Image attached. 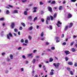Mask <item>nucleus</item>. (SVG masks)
I'll return each instance as SVG.
<instances>
[{
	"label": "nucleus",
	"mask_w": 77,
	"mask_h": 77,
	"mask_svg": "<svg viewBox=\"0 0 77 77\" xmlns=\"http://www.w3.org/2000/svg\"><path fill=\"white\" fill-rule=\"evenodd\" d=\"M49 44V43H48V42H46V45H48V44Z\"/></svg>",
	"instance_id": "obj_64"
},
{
	"label": "nucleus",
	"mask_w": 77,
	"mask_h": 77,
	"mask_svg": "<svg viewBox=\"0 0 77 77\" xmlns=\"http://www.w3.org/2000/svg\"><path fill=\"white\" fill-rule=\"evenodd\" d=\"M21 42H22V43L24 42V39H22L21 40Z\"/></svg>",
	"instance_id": "obj_43"
},
{
	"label": "nucleus",
	"mask_w": 77,
	"mask_h": 77,
	"mask_svg": "<svg viewBox=\"0 0 77 77\" xmlns=\"http://www.w3.org/2000/svg\"><path fill=\"white\" fill-rule=\"evenodd\" d=\"M45 39V38L43 37V38H42L41 39V40H42V41H43V40H44Z\"/></svg>",
	"instance_id": "obj_44"
},
{
	"label": "nucleus",
	"mask_w": 77,
	"mask_h": 77,
	"mask_svg": "<svg viewBox=\"0 0 77 77\" xmlns=\"http://www.w3.org/2000/svg\"><path fill=\"white\" fill-rule=\"evenodd\" d=\"M50 18H51V21H53V20L54 19V18L53 17V16H51Z\"/></svg>",
	"instance_id": "obj_19"
},
{
	"label": "nucleus",
	"mask_w": 77,
	"mask_h": 77,
	"mask_svg": "<svg viewBox=\"0 0 77 77\" xmlns=\"http://www.w3.org/2000/svg\"><path fill=\"white\" fill-rule=\"evenodd\" d=\"M21 25H22V26H23V27H25L26 26V25L23 23H21Z\"/></svg>",
	"instance_id": "obj_15"
},
{
	"label": "nucleus",
	"mask_w": 77,
	"mask_h": 77,
	"mask_svg": "<svg viewBox=\"0 0 77 77\" xmlns=\"http://www.w3.org/2000/svg\"><path fill=\"white\" fill-rule=\"evenodd\" d=\"M32 29H33V27L32 26H31L28 29V30H32Z\"/></svg>",
	"instance_id": "obj_14"
},
{
	"label": "nucleus",
	"mask_w": 77,
	"mask_h": 77,
	"mask_svg": "<svg viewBox=\"0 0 77 77\" xmlns=\"http://www.w3.org/2000/svg\"><path fill=\"white\" fill-rule=\"evenodd\" d=\"M50 20V17H47V20H46V23L47 24H48V20Z\"/></svg>",
	"instance_id": "obj_5"
},
{
	"label": "nucleus",
	"mask_w": 77,
	"mask_h": 77,
	"mask_svg": "<svg viewBox=\"0 0 77 77\" xmlns=\"http://www.w3.org/2000/svg\"><path fill=\"white\" fill-rule=\"evenodd\" d=\"M23 14H24V15H27V11H25L24 12Z\"/></svg>",
	"instance_id": "obj_17"
},
{
	"label": "nucleus",
	"mask_w": 77,
	"mask_h": 77,
	"mask_svg": "<svg viewBox=\"0 0 77 77\" xmlns=\"http://www.w3.org/2000/svg\"><path fill=\"white\" fill-rule=\"evenodd\" d=\"M22 57L23 58V59H26V57H25L24 55Z\"/></svg>",
	"instance_id": "obj_55"
},
{
	"label": "nucleus",
	"mask_w": 77,
	"mask_h": 77,
	"mask_svg": "<svg viewBox=\"0 0 77 77\" xmlns=\"http://www.w3.org/2000/svg\"><path fill=\"white\" fill-rule=\"evenodd\" d=\"M14 30L15 32L16 33H17V32H18V29H14Z\"/></svg>",
	"instance_id": "obj_25"
},
{
	"label": "nucleus",
	"mask_w": 77,
	"mask_h": 77,
	"mask_svg": "<svg viewBox=\"0 0 77 77\" xmlns=\"http://www.w3.org/2000/svg\"><path fill=\"white\" fill-rule=\"evenodd\" d=\"M62 24V23L60 22V20H58L57 23L56 24V25L58 26V27H60V25Z\"/></svg>",
	"instance_id": "obj_1"
},
{
	"label": "nucleus",
	"mask_w": 77,
	"mask_h": 77,
	"mask_svg": "<svg viewBox=\"0 0 77 77\" xmlns=\"http://www.w3.org/2000/svg\"><path fill=\"white\" fill-rule=\"evenodd\" d=\"M8 6L10 8H13V6H12V5H9Z\"/></svg>",
	"instance_id": "obj_59"
},
{
	"label": "nucleus",
	"mask_w": 77,
	"mask_h": 77,
	"mask_svg": "<svg viewBox=\"0 0 77 77\" xmlns=\"http://www.w3.org/2000/svg\"><path fill=\"white\" fill-rule=\"evenodd\" d=\"M28 38L29 40L32 39V37L31 36H30V35L28 36Z\"/></svg>",
	"instance_id": "obj_28"
},
{
	"label": "nucleus",
	"mask_w": 77,
	"mask_h": 77,
	"mask_svg": "<svg viewBox=\"0 0 77 77\" xmlns=\"http://www.w3.org/2000/svg\"><path fill=\"white\" fill-rule=\"evenodd\" d=\"M0 20H1V21H3V20H4V18H0Z\"/></svg>",
	"instance_id": "obj_45"
},
{
	"label": "nucleus",
	"mask_w": 77,
	"mask_h": 77,
	"mask_svg": "<svg viewBox=\"0 0 77 77\" xmlns=\"http://www.w3.org/2000/svg\"><path fill=\"white\" fill-rule=\"evenodd\" d=\"M36 51H37V50H34L33 51V53H36Z\"/></svg>",
	"instance_id": "obj_53"
},
{
	"label": "nucleus",
	"mask_w": 77,
	"mask_h": 77,
	"mask_svg": "<svg viewBox=\"0 0 77 77\" xmlns=\"http://www.w3.org/2000/svg\"><path fill=\"white\" fill-rule=\"evenodd\" d=\"M54 65L55 66L56 68H59V65H60V63H58L56 64V63H54Z\"/></svg>",
	"instance_id": "obj_3"
},
{
	"label": "nucleus",
	"mask_w": 77,
	"mask_h": 77,
	"mask_svg": "<svg viewBox=\"0 0 77 77\" xmlns=\"http://www.w3.org/2000/svg\"><path fill=\"white\" fill-rule=\"evenodd\" d=\"M27 42H28V41L27 40H25V43H26V44H27Z\"/></svg>",
	"instance_id": "obj_51"
},
{
	"label": "nucleus",
	"mask_w": 77,
	"mask_h": 77,
	"mask_svg": "<svg viewBox=\"0 0 77 77\" xmlns=\"http://www.w3.org/2000/svg\"><path fill=\"white\" fill-rule=\"evenodd\" d=\"M35 73V71L34 70H33L32 72V76H34V73Z\"/></svg>",
	"instance_id": "obj_34"
},
{
	"label": "nucleus",
	"mask_w": 77,
	"mask_h": 77,
	"mask_svg": "<svg viewBox=\"0 0 77 77\" xmlns=\"http://www.w3.org/2000/svg\"><path fill=\"white\" fill-rule=\"evenodd\" d=\"M63 45H66V42H64L63 43Z\"/></svg>",
	"instance_id": "obj_63"
},
{
	"label": "nucleus",
	"mask_w": 77,
	"mask_h": 77,
	"mask_svg": "<svg viewBox=\"0 0 77 77\" xmlns=\"http://www.w3.org/2000/svg\"><path fill=\"white\" fill-rule=\"evenodd\" d=\"M56 3V2L54 1H53L51 3V4H55Z\"/></svg>",
	"instance_id": "obj_31"
},
{
	"label": "nucleus",
	"mask_w": 77,
	"mask_h": 77,
	"mask_svg": "<svg viewBox=\"0 0 77 77\" xmlns=\"http://www.w3.org/2000/svg\"><path fill=\"white\" fill-rule=\"evenodd\" d=\"M40 5H44V3H42V2H40Z\"/></svg>",
	"instance_id": "obj_41"
},
{
	"label": "nucleus",
	"mask_w": 77,
	"mask_h": 77,
	"mask_svg": "<svg viewBox=\"0 0 77 77\" xmlns=\"http://www.w3.org/2000/svg\"><path fill=\"white\" fill-rule=\"evenodd\" d=\"M56 42L57 43L59 42H60V40H59L58 39H57L56 41Z\"/></svg>",
	"instance_id": "obj_50"
},
{
	"label": "nucleus",
	"mask_w": 77,
	"mask_h": 77,
	"mask_svg": "<svg viewBox=\"0 0 77 77\" xmlns=\"http://www.w3.org/2000/svg\"><path fill=\"white\" fill-rule=\"evenodd\" d=\"M5 72L6 74H8L9 72V70H6L5 71Z\"/></svg>",
	"instance_id": "obj_32"
},
{
	"label": "nucleus",
	"mask_w": 77,
	"mask_h": 77,
	"mask_svg": "<svg viewBox=\"0 0 77 77\" xmlns=\"http://www.w3.org/2000/svg\"><path fill=\"white\" fill-rule=\"evenodd\" d=\"M57 15V14L56 13H55L54 15V18H55L56 17V16Z\"/></svg>",
	"instance_id": "obj_39"
},
{
	"label": "nucleus",
	"mask_w": 77,
	"mask_h": 77,
	"mask_svg": "<svg viewBox=\"0 0 77 77\" xmlns=\"http://www.w3.org/2000/svg\"><path fill=\"white\" fill-rule=\"evenodd\" d=\"M67 70H68V71H70V68H67Z\"/></svg>",
	"instance_id": "obj_61"
},
{
	"label": "nucleus",
	"mask_w": 77,
	"mask_h": 77,
	"mask_svg": "<svg viewBox=\"0 0 77 77\" xmlns=\"http://www.w3.org/2000/svg\"><path fill=\"white\" fill-rule=\"evenodd\" d=\"M22 1V2L23 3H24V2H27V0H21Z\"/></svg>",
	"instance_id": "obj_42"
},
{
	"label": "nucleus",
	"mask_w": 77,
	"mask_h": 77,
	"mask_svg": "<svg viewBox=\"0 0 77 77\" xmlns=\"http://www.w3.org/2000/svg\"><path fill=\"white\" fill-rule=\"evenodd\" d=\"M72 2H75L76 1V0H71Z\"/></svg>",
	"instance_id": "obj_57"
},
{
	"label": "nucleus",
	"mask_w": 77,
	"mask_h": 77,
	"mask_svg": "<svg viewBox=\"0 0 77 77\" xmlns=\"http://www.w3.org/2000/svg\"><path fill=\"white\" fill-rule=\"evenodd\" d=\"M18 11L15 10L13 12V14H17Z\"/></svg>",
	"instance_id": "obj_12"
},
{
	"label": "nucleus",
	"mask_w": 77,
	"mask_h": 77,
	"mask_svg": "<svg viewBox=\"0 0 77 77\" xmlns=\"http://www.w3.org/2000/svg\"><path fill=\"white\" fill-rule=\"evenodd\" d=\"M48 8L49 11H50V12H52V8H51L48 7Z\"/></svg>",
	"instance_id": "obj_9"
},
{
	"label": "nucleus",
	"mask_w": 77,
	"mask_h": 77,
	"mask_svg": "<svg viewBox=\"0 0 77 77\" xmlns=\"http://www.w3.org/2000/svg\"><path fill=\"white\" fill-rule=\"evenodd\" d=\"M44 13V11H41L40 12L41 15H42Z\"/></svg>",
	"instance_id": "obj_26"
},
{
	"label": "nucleus",
	"mask_w": 77,
	"mask_h": 77,
	"mask_svg": "<svg viewBox=\"0 0 77 77\" xmlns=\"http://www.w3.org/2000/svg\"><path fill=\"white\" fill-rule=\"evenodd\" d=\"M28 18H29V20H31L32 19V16H29L28 17Z\"/></svg>",
	"instance_id": "obj_47"
},
{
	"label": "nucleus",
	"mask_w": 77,
	"mask_h": 77,
	"mask_svg": "<svg viewBox=\"0 0 77 77\" xmlns=\"http://www.w3.org/2000/svg\"><path fill=\"white\" fill-rule=\"evenodd\" d=\"M32 55H33L32 53L29 54H27V56H28V57H30L31 58H33V57Z\"/></svg>",
	"instance_id": "obj_4"
},
{
	"label": "nucleus",
	"mask_w": 77,
	"mask_h": 77,
	"mask_svg": "<svg viewBox=\"0 0 77 77\" xmlns=\"http://www.w3.org/2000/svg\"><path fill=\"white\" fill-rule=\"evenodd\" d=\"M9 36L10 37H12L13 36L12 34V33L11 32L9 33V34L7 35V38L8 39H10V37H9Z\"/></svg>",
	"instance_id": "obj_2"
},
{
	"label": "nucleus",
	"mask_w": 77,
	"mask_h": 77,
	"mask_svg": "<svg viewBox=\"0 0 77 77\" xmlns=\"http://www.w3.org/2000/svg\"><path fill=\"white\" fill-rule=\"evenodd\" d=\"M41 20L42 23L44 22V19H41Z\"/></svg>",
	"instance_id": "obj_48"
},
{
	"label": "nucleus",
	"mask_w": 77,
	"mask_h": 77,
	"mask_svg": "<svg viewBox=\"0 0 77 77\" xmlns=\"http://www.w3.org/2000/svg\"><path fill=\"white\" fill-rule=\"evenodd\" d=\"M70 73L71 75H74V73H73V72H72V71H70Z\"/></svg>",
	"instance_id": "obj_29"
},
{
	"label": "nucleus",
	"mask_w": 77,
	"mask_h": 77,
	"mask_svg": "<svg viewBox=\"0 0 77 77\" xmlns=\"http://www.w3.org/2000/svg\"><path fill=\"white\" fill-rule=\"evenodd\" d=\"M74 44V42H72L71 43V44H70V45L71 46H72V45H73V44Z\"/></svg>",
	"instance_id": "obj_40"
},
{
	"label": "nucleus",
	"mask_w": 77,
	"mask_h": 77,
	"mask_svg": "<svg viewBox=\"0 0 77 77\" xmlns=\"http://www.w3.org/2000/svg\"><path fill=\"white\" fill-rule=\"evenodd\" d=\"M14 26H15V23H12L11 27L12 28V29H13Z\"/></svg>",
	"instance_id": "obj_6"
},
{
	"label": "nucleus",
	"mask_w": 77,
	"mask_h": 77,
	"mask_svg": "<svg viewBox=\"0 0 77 77\" xmlns=\"http://www.w3.org/2000/svg\"><path fill=\"white\" fill-rule=\"evenodd\" d=\"M5 54H6V53L5 52L2 53V56H4L5 55Z\"/></svg>",
	"instance_id": "obj_35"
},
{
	"label": "nucleus",
	"mask_w": 77,
	"mask_h": 77,
	"mask_svg": "<svg viewBox=\"0 0 77 77\" xmlns=\"http://www.w3.org/2000/svg\"><path fill=\"white\" fill-rule=\"evenodd\" d=\"M21 48H22L21 47H19V48H18L17 50H21Z\"/></svg>",
	"instance_id": "obj_52"
},
{
	"label": "nucleus",
	"mask_w": 77,
	"mask_h": 77,
	"mask_svg": "<svg viewBox=\"0 0 77 77\" xmlns=\"http://www.w3.org/2000/svg\"><path fill=\"white\" fill-rule=\"evenodd\" d=\"M71 50L72 52H75V49L74 48H72Z\"/></svg>",
	"instance_id": "obj_13"
},
{
	"label": "nucleus",
	"mask_w": 77,
	"mask_h": 77,
	"mask_svg": "<svg viewBox=\"0 0 77 77\" xmlns=\"http://www.w3.org/2000/svg\"><path fill=\"white\" fill-rule=\"evenodd\" d=\"M35 57L37 58V59H39V58H40V57L39 56H37Z\"/></svg>",
	"instance_id": "obj_46"
},
{
	"label": "nucleus",
	"mask_w": 77,
	"mask_h": 77,
	"mask_svg": "<svg viewBox=\"0 0 77 77\" xmlns=\"http://www.w3.org/2000/svg\"><path fill=\"white\" fill-rule=\"evenodd\" d=\"M53 61V59L52 58H50V59L49 62H51Z\"/></svg>",
	"instance_id": "obj_20"
},
{
	"label": "nucleus",
	"mask_w": 77,
	"mask_h": 77,
	"mask_svg": "<svg viewBox=\"0 0 77 77\" xmlns=\"http://www.w3.org/2000/svg\"><path fill=\"white\" fill-rule=\"evenodd\" d=\"M10 57L11 60H13V59H14V57L13 56V55L12 54L10 55Z\"/></svg>",
	"instance_id": "obj_7"
},
{
	"label": "nucleus",
	"mask_w": 77,
	"mask_h": 77,
	"mask_svg": "<svg viewBox=\"0 0 77 77\" xmlns=\"http://www.w3.org/2000/svg\"><path fill=\"white\" fill-rule=\"evenodd\" d=\"M65 59L66 61H67L68 60V59H69L68 58V57H66L65 58Z\"/></svg>",
	"instance_id": "obj_30"
},
{
	"label": "nucleus",
	"mask_w": 77,
	"mask_h": 77,
	"mask_svg": "<svg viewBox=\"0 0 77 77\" xmlns=\"http://www.w3.org/2000/svg\"><path fill=\"white\" fill-rule=\"evenodd\" d=\"M33 9H34L33 11V12H36V9H38V8H37V7H34L33 8Z\"/></svg>",
	"instance_id": "obj_11"
},
{
	"label": "nucleus",
	"mask_w": 77,
	"mask_h": 77,
	"mask_svg": "<svg viewBox=\"0 0 77 77\" xmlns=\"http://www.w3.org/2000/svg\"><path fill=\"white\" fill-rule=\"evenodd\" d=\"M68 65H72V62L71 61H69L68 62Z\"/></svg>",
	"instance_id": "obj_10"
},
{
	"label": "nucleus",
	"mask_w": 77,
	"mask_h": 77,
	"mask_svg": "<svg viewBox=\"0 0 77 77\" xmlns=\"http://www.w3.org/2000/svg\"><path fill=\"white\" fill-rule=\"evenodd\" d=\"M75 66H77V63H75Z\"/></svg>",
	"instance_id": "obj_60"
},
{
	"label": "nucleus",
	"mask_w": 77,
	"mask_h": 77,
	"mask_svg": "<svg viewBox=\"0 0 77 77\" xmlns=\"http://www.w3.org/2000/svg\"><path fill=\"white\" fill-rule=\"evenodd\" d=\"M73 25V23H70V25L69 26V27H72V25Z\"/></svg>",
	"instance_id": "obj_24"
},
{
	"label": "nucleus",
	"mask_w": 77,
	"mask_h": 77,
	"mask_svg": "<svg viewBox=\"0 0 77 77\" xmlns=\"http://www.w3.org/2000/svg\"><path fill=\"white\" fill-rule=\"evenodd\" d=\"M35 62H36V59H33L32 62L33 63H35Z\"/></svg>",
	"instance_id": "obj_16"
},
{
	"label": "nucleus",
	"mask_w": 77,
	"mask_h": 77,
	"mask_svg": "<svg viewBox=\"0 0 77 77\" xmlns=\"http://www.w3.org/2000/svg\"><path fill=\"white\" fill-rule=\"evenodd\" d=\"M7 61L8 62H10L11 61V59H9V58H7Z\"/></svg>",
	"instance_id": "obj_38"
},
{
	"label": "nucleus",
	"mask_w": 77,
	"mask_h": 77,
	"mask_svg": "<svg viewBox=\"0 0 77 77\" xmlns=\"http://www.w3.org/2000/svg\"><path fill=\"white\" fill-rule=\"evenodd\" d=\"M50 74L51 75H53L54 74V72H50Z\"/></svg>",
	"instance_id": "obj_23"
},
{
	"label": "nucleus",
	"mask_w": 77,
	"mask_h": 77,
	"mask_svg": "<svg viewBox=\"0 0 77 77\" xmlns=\"http://www.w3.org/2000/svg\"><path fill=\"white\" fill-rule=\"evenodd\" d=\"M71 17H72V15H71V14H68V18H71Z\"/></svg>",
	"instance_id": "obj_21"
},
{
	"label": "nucleus",
	"mask_w": 77,
	"mask_h": 77,
	"mask_svg": "<svg viewBox=\"0 0 77 77\" xmlns=\"http://www.w3.org/2000/svg\"><path fill=\"white\" fill-rule=\"evenodd\" d=\"M48 29H49V30H51L53 28H52V26H49V27H48Z\"/></svg>",
	"instance_id": "obj_18"
},
{
	"label": "nucleus",
	"mask_w": 77,
	"mask_h": 77,
	"mask_svg": "<svg viewBox=\"0 0 77 77\" xmlns=\"http://www.w3.org/2000/svg\"><path fill=\"white\" fill-rule=\"evenodd\" d=\"M41 36L43 37L44 36V32H42L41 34Z\"/></svg>",
	"instance_id": "obj_22"
},
{
	"label": "nucleus",
	"mask_w": 77,
	"mask_h": 77,
	"mask_svg": "<svg viewBox=\"0 0 77 77\" xmlns=\"http://www.w3.org/2000/svg\"><path fill=\"white\" fill-rule=\"evenodd\" d=\"M64 53H66V55H68V54H69V51H64Z\"/></svg>",
	"instance_id": "obj_8"
},
{
	"label": "nucleus",
	"mask_w": 77,
	"mask_h": 77,
	"mask_svg": "<svg viewBox=\"0 0 77 77\" xmlns=\"http://www.w3.org/2000/svg\"><path fill=\"white\" fill-rule=\"evenodd\" d=\"M37 19V17H35L34 19V21H35V20H36Z\"/></svg>",
	"instance_id": "obj_54"
},
{
	"label": "nucleus",
	"mask_w": 77,
	"mask_h": 77,
	"mask_svg": "<svg viewBox=\"0 0 77 77\" xmlns=\"http://www.w3.org/2000/svg\"><path fill=\"white\" fill-rule=\"evenodd\" d=\"M21 71H24V69L23 68H22L21 69Z\"/></svg>",
	"instance_id": "obj_62"
},
{
	"label": "nucleus",
	"mask_w": 77,
	"mask_h": 77,
	"mask_svg": "<svg viewBox=\"0 0 77 77\" xmlns=\"http://www.w3.org/2000/svg\"><path fill=\"white\" fill-rule=\"evenodd\" d=\"M55 39H59V37H55Z\"/></svg>",
	"instance_id": "obj_56"
},
{
	"label": "nucleus",
	"mask_w": 77,
	"mask_h": 77,
	"mask_svg": "<svg viewBox=\"0 0 77 77\" xmlns=\"http://www.w3.org/2000/svg\"><path fill=\"white\" fill-rule=\"evenodd\" d=\"M20 30H23V27L21 26H20L19 28Z\"/></svg>",
	"instance_id": "obj_37"
},
{
	"label": "nucleus",
	"mask_w": 77,
	"mask_h": 77,
	"mask_svg": "<svg viewBox=\"0 0 77 77\" xmlns=\"http://www.w3.org/2000/svg\"><path fill=\"white\" fill-rule=\"evenodd\" d=\"M7 14H9V11L8 10H7L6 12Z\"/></svg>",
	"instance_id": "obj_49"
},
{
	"label": "nucleus",
	"mask_w": 77,
	"mask_h": 77,
	"mask_svg": "<svg viewBox=\"0 0 77 77\" xmlns=\"http://www.w3.org/2000/svg\"><path fill=\"white\" fill-rule=\"evenodd\" d=\"M62 6H60L59 8V10H60L61 9H62Z\"/></svg>",
	"instance_id": "obj_36"
},
{
	"label": "nucleus",
	"mask_w": 77,
	"mask_h": 77,
	"mask_svg": "<svg viewBox=\"0 0 77 77\" xmlns=\"http://www.w3.org/2000/svg\"><path fill=\"white\" fill-rule=\"evenodd\" d=\"M67 29H68V26H66L64 29L65 30H67Z\"/></svg>",
	"instance_id": "obj_33"
},
{
	"label": "nucleus",
	"mask_w": 77,
	"mask_h": 77,
	"mask_svg": "<svg viewBox=\"0 0 77 77\" xmlns=\"http://www.w3.org/2000/svg\"><path fill=\"white\" fill-rule=\"evenodd\" d=\"M51 50H55V47L54 46H53V47H51Z\"/></svg>",
	"instance_id": "obj_27"
},
{
	"label": "nucleus",
	"mask_w": 77,
	"mask_h": 77,
	"mask_svg": "<svg viewBox=\"0 0 77 77\" xmlns=\"http://www.w3.org/2000/svg\"><path fill=\"white\" fill-rule=\"evenodd\" d=\"M64 37V34H63L62 35L61 38H63Z\"/></svg>",
	"instance_id": "obj_58"
}]
</instances>
